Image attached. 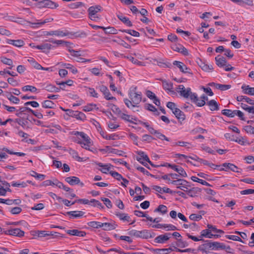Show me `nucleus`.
<instances>
[{
    "label": "nucleus",
    "instance_id": "1",
    "mask_svg": "<svg viewBox=\"0 0 254 254\" xmlns=\"http://www.w3.org/2000/svg\"><path fill=\"white\" fill-rule=\"evenodd\" d=\"M81 134V135H80V137L83 139V140H79L77 141V143L80 144L82 148H84L86 150L92 151V148H91L92 145V142L91 141L89 137L83 132Z\"/></svg>",
    "mask_w": 254,
    "mask_h": 254
},
{
    "label": "nucleus",
    "instance_id": "2",
    "mask_svg": "<svg viewBox=\"0 0 254 254\" xmlns=\"http://www.w3.org/2000/svg\"><path fill=\"white\" fill-rule=\"evenodd\" d=\"M136 88L135 87L133 90L129 92V96L132 103L135 105H137L141 101V92H136Z\"/></svg>",
    "mask_w": 254,
    "mask_h": 254
},
{
    "label": "nucleus",
    "instance_id": "3",
    "mask_svg": "<svg viewBox=\"0 0 254 254\" xmlns=\"http://www.w3.org/2000/svg\"><path fill=\"white\" fill-rule=\"evenodd\" d=\"M101 6L96 5L95 6H91L88 9L89 17L92 20H96V19L99 17L97 16V13L101 10Z\"/></svg>",
    "mask_w": 254,
    "mask_h": 254
},
{
    "label": "nucleus",
    "instance_id": "4",
    "mask_svg": "<svg viewBox=\"0 0 254 254\" xmlns=\"http://www.w3.org/2000/svg\"><path fill=\"white\" fill-rule=\"evenodd\" d=\"M177 92L181 96L186 99L190 98L191 100L196 98V93H192L190 88H187L184 90H177Z\"/></svg>",
    "mask_w": 254,
    "mask_h": 254
},
{
    "label": "nucleus",
    "instance_id": "5",
    "mask_svg": "<svg viewBox=\"0 0 254 254\" xmlns=\"http://www.w3.org/2000/svg\"><path fill=\"white\" fill-rule=\"evenodd\" d=\"M39 8L47 7L49 8H54L58 6V4L50 0H44L39 1L37 3Z\"/></svg>",
    "mask_w": 254,
    "mask_h": 254
},
{
    "label": "nucleus",
    "instance_id": "6",
    "mask_svg": "<svg viewBox=\"0 0 254 254\" xmlns=\"http://www.w3.org/2000/svg\"><path fill=\"white\" fill-rule=\"evenodd\" d=\"M170 184L177 186V188L185 191V189H188L187 186L188 182L183 179H178L170 182Z\"/></svg>",
    "mask_w": 254,
    "mask_h": 254
},
{
    "label": "nucleus",
    "instance_id": "7",
    "mask_svg": "<svg viewBox=\"0 0 254 254\" xmlns=\"http://www.w3.org/2000/svg\"><path fill=\"white\" fill-rule=\"evenodd\" d=\"M4 234L6 235H10L18 237H21L24 236V231L21 230L19 228L11 229L4 231Z\"/></svg>",
    "mask_w": 254,
    "mask_h": 254
},
{
    "label": "nucleus",
    "instance_id": "8",
    "mask_svg": "<svg viewBox=\"0 0 254 254\" xmlns=\"http://www.w3.org/2000/svg\"><path fill=\"white\" fill-rule=\"evenodd\" d=\"M171 233H165L164 235H160L156 237L154 239V242L157 243L163 244L171 238Z\"/></svg>",
    "mask_w": 254,
    "mask_h": 254
},
{
    "label": "nucleus",
    "instance_id": "9",
    "mask_svg": "<svg viewBox=\"0 0 254 254\" xmlns=\"http://www.w3.org/2000/svg\"><path fill=\"white\" fill-rule=\"evenodd\" d=\"M69 35H71V33H70L67 31L64 32L63 31H61L60 30H55V31H51L49 32H47L46 35H49V36H52V35H55L58 37H64L68 36Z\"/></svg>",
    "mask_w": 254,
    "mask_h": 254
},
{
    "label": "nucleus",
    "instance_id": "10",
    "mask_svg": "<svg viewBox=\"0 0 254 254\" xmlns=\"http://www.w3.org/2000/svg\"><path fill=\"white\" fill-rule=\"evenodd\" d=\"M65 181L71 186L77 184H80L81 187L84 186V184L80 182L79 179L75 176L67 177L65 178Z\"/></svg>",
    "mask_w": 254,
    "mask_h": 254
},
{
    "label": "nucleus",
    "instance_id": "11",
    "mask_svg": "<svg viewBox=\"0 0 254 254\" xmlns=\"http://www.w3.org/2000/svg\"><path fill=\"white\" fill-rule=\"evenodd\" d=\"M222 166L224 168L220 169V171H227L228 169H229L234 172H240V171L238 170L239 168L233 164L230 163H224L222 164Z\"/></svg>",
    "mask_w": 254,
    "mask_h": 254
},
{
    "label": "nucleus",
    "instance_id": "12",
    "mask_svg": "<svg viewBox=\"0 0 254 254\" xmlns=\"http://www.w3.org/2000/svg\"><path fill=\"white\" fill-rule=\"evenodd\" d=\"M168 166L173 169L174 171L178 173V175H179L182 177H187V174L184 169L181 166H177L175 165L169 164Z\"/></svg>",
    "mask_w": 254,
    "mask_h": 254
},
{
    "label": "nucleus",
    "instance_id": "13",
    "mask_svg": "<svg viewBox=\"0 0 254 254\" xmlns=\"http://www.w3.org/2000/svg\"><path fill=\"white\" fill-rule=\"evenodd\" d=\"M100 90L103 93L104 95L105 98L107 100H111V99H115L116 98L114 97L110 96V93L107 88V87L105 86L102 85L99 87Z\"/></svg>",
    "mask_w": 254,
    "mask_h": 254
},
{
    "label": "nucleus",
    "instance_id": "14",
    "mask_svg": "<svg viewBox=\"0 0 254 254\" xmlns=\"http://www.w3.org/2000/svg\"><path fill=\"white\" fill-rule=\"evenodd\" d=\"M198 250L202 252L206 253L207 251H210L212 250L211 242L206 241V243L201 245L198 247Z\"/></svg>",
    "mask_w": 254,
    "mask_h": 254
},
{
    "label": "nucleus",
    "instance_id": "15",
    "mask_svg": "<svg viewBox=\"0 0 254 254\" xmlns=\"http://www.w3.org/2000/svg\"><path fill=\"white\" fill-rule=\"evenodd\" d=\"M66 232L70 235L78 237H84L86 235V233L84 231H79L77 229L68 230L66 231Z\"/></svg>",
    "mask_w": 254,
    "mask_h": 254
},
{
    "label": "nucleus",
    "instance_id": "16",
    "mask_svg": "<svg viewBox=\"0 0 254 254\" xmlns=\"http://www.w3.org/2000/svg\"><path fill=\"white\" fill-rule=\"evenodd\" d=\"M85 212L82 211H68L66 213V215H69L70 218H77L83 216Z\"/></svg>",
    "mask_w": 254,
    "mask_h": 254
},
{
    "label": "nucleus",
    "instance_id": "17",
    "mask_svg": "<svg viewBox=\"0 0 254 254\" xmlns=\"http://www.w3.org/2000/svg\"><path fill=\"white\" fill-rule=\"evenodd\" d=\"M173 64L176 65L180 70L184 73L190 72L188 70V68L182 62L175 61L173 63Z\"/></svg>",
    "mask_w": 254,
    "mask_h": 254
},
{
    "label": "nucleus",
    "instance_id": "18",
    "mask_svg": "<svg viewBox=\"0 0 254 254\" xmlns=\"http://www.w3.org/2000/svg\"><path fill=\"white\" fill-rule=\"evenodd\" d=\"M162 85L165 90H168L173 94L175 93L174 91L173 90V84L172 82L166 80H162Z\"/></svg>",
    "mask_w": 254,
    "mask_h": 254
},
{
    "label": "nucleus",
    "instance_id": "19",
    "mask_svg": "<svg viewBox=\"0 0 254 254\" xmlns=\"http://www.w3.org/2000/svg\"><path fill=\"white\" fill-rule=\"evenodd\" d=\"M117 225L114 223H102L101 227L105 231H110L115 229Z\"/></svg>",
    "mask_w": 254,
    "mask_h": 254
},
{
    "label": "nucleus",
    "instance_id": "20",
    "mask_svg": "<svg viewBox=\"0 0 254 254\" xmlns=\"http://www.w3.org/2000/svg\"><path fill=\"white\" fill-rule=\"evenodd\" d=\"M216 64L219 67H223L226 65L227 61L226 59L220 56H218L215 58Z\"/></svg>",
    "mask_w": 254,
    "mask_h": 254
},
{
    "label": "nucleus",
    "instance_id": "21",
    "mask_svg": "<svg viewBox=\"0 0 254 254\" xmlns=\"http://www.w3.org/2000/svg\"><path fill=\"white\" fill-rule=\"evenodd\" d=\"M206 104L209 107L210 110L212 111H217L219 109L218 103L214 100H211L207 102Z\"/></svg>",
    "mask_w": 254,
    "mask_h": 254
},
{
    "label": "nucleus",
    "instance_id": "22",
    "mask_svg": "<svg viewBox=\"0 0 254 254\" xmlns=\"http://www.w3.org/2000/svg\"><path fill=\"white\" fill-rule=\"evenodd\" d=\"M211 246L212 250H224L226 248L225 245L217 242H211Z\"/></svg>",
    "mask_w": 254,
    "mask_h": 254
},
{
    "label": "nucleus",
    "instance_id": "23",
    "mask_svg": "<svg viewBox=\"0 0 254 254\" xmlns=\"http://www.w3.org/2000/svg\"><path fill=\"white\" fill-rule=\"evenodd\" d=\"M201 236L208 238H212L213 237L215 238H218L220 237L219 235H213L211 234L210 230L209 229H205L202 230L201 232Z\"/></svg>",
    "mask_w": 254,
    "mask_h": 254
},
{
    "label": "nucleus",
    "instance_id": "24",
    "mask_svg": "<svg viewBox=\"0 0 254 254\" xmlns=\"http://www.w3.org/2000/svg\"><path fill=\"white\" fill-rule=\"evenodd\" d=\"M27 120H29L28 118H27L26 120L24 119H15V122L23 128H30L31 127L28 125Z\"/></svg>",
    "mask_w": 254,
    "mask_h": 254
},
{
    "label": "nucleus",
    "instance_id": "25",
    "mask_svg": "<svg viewBox=\"0 0 254 254\" xmlns=\"http://www.w3.org/2000/svg\"><path fill=\"white\" fill-rule=\"evenodd\" d=\"M119 117L122 119L131 123H134L133 121V120L136 121V119L133 118L132 116H130L123 112H121V114L119 115Z\"/></svg>",
    "mask_w": 254,
    "mask_h": 254
},
{
    "label": "nucleus",
    "instance_id": "26",
    "mask_svg": "<svg viewBox=\"0 0 254 254\" xmlns=\"http://www.w3.org/2000/svg\"><path fill=\"white\" fill-rule=\"evenodd\" d=\"M242 89L245 94L254 95V87H251L249 85H243L242 86Z\"/></svg>",
    "mask_w": 254,
    "mask_h": 254
},
{
    "label": "nucleus",
    "instance_id": "27",
    "mask_svg": "<svg viewBox=\"0 0 254 254\" xmlns=\"http://www.w3.org/2000/svg\"><path fill=\"white\" fill-rule=\"evenodd\" d=\"M49 41L52 43L56 44L58 45L64 44L67 47H69V46L72 44V43L69 42L65 41L64 40H54L53 39H50L49 40Z\"/></svg>",
    "mask_w": 254,
    "mask_h": 254
},
{
    "label": "nucleus",
    "instance_id": "28",
    "mask_svg": "<svg viewBox=\"0 0 254 254\" xmlns=\"http://www.w3.org/2000/svg\"><path fill=\"white\" fill-rule=\"evenodd\" d=\"M7 43L9 44L13 45L16 47H21L24 45V42L21 40H8Z\"/></svg>",
    "mask_w": 254,
    "mask_h": 254
},
{
    "label": "nucleus",
    "instance_id": "29",
    "mask_svg": "<svg viewBox=\"0 0 254 254\" xmlns=\"http://www.w3.org/2000/svg\"><path fill=\"white\" fill-rule=\"evenodd\" d=\"M237 100L238 101L241 102L243 101H246L247 103L250 105H254V100L251 99L250 98L245 96H240L237 97Z\"/></svg>",
    "mask_w": 254,
    "mask_h": 254
},
{
    "label": "nucleus",
    "instance_id": "30",
    "mask_svg": "<svg viewBox=\"0 0 254 254\" xmlns=\"http://www.w3.org/2000/svg\"><path fill=\"white\" fill-rule=\"evenodd\" d=\"M173 114L175 115L176 117L179 120H184L185 116L184 113L179 109L177 108L174 111Z\"/></svg>",
    "mask_w": 254,
    "mask_h": 254
},
{
    "label": "nucleus",
    "instance_id": "31",
    "mask_svg": "<svg viewBox=\"0 0 254 254\" xmlns=\"http://www.w3.org/2000/svg\"><path fill=\"white\" fill-rule=\"evenodd\" d=\"M139 236H138V238L143 239H148L152 237L149 232L146 230L139 231Z\"/></svg>",
    "mask_w": 254,
    "mask_h": 254
},
{
    "label": "nucleus",
    "instance_id": "32",
    "mask_svg": "<svg viewBox=\"0 0 254 254\" xmlns=\"http://www.w3.org/2000/svg\"><path fill=\"white\" fill-rule=\"evenodd\" d=\"M118 17L121 21L127 24L128 26L131 27L132 26V23L127 17L122 15H118Z\"/></svg>",
    "mask_w": 254,
    "mask_h": 254
},
{
    "label": "nucleus",
    "instance_id": "33",
    "mask_svg": "<svg viewBox=\"0 0 254 254\" xmlns=\"http://www.w3.org/2000/svg\"><path fill=\"white\" fill-rule=\"evenodd\" d=\"M201 69L205 71H210L213 69L212 65L211 64H208L205 63L201 62L199 65Z\"/></svg>",
    "mask_w": 254,
    "mask_h": 254
},
{
    "label": "nucleus",
    "instance_id": "34",
    "mask_svg": "<svg viewBox=\"0 0 254 254\" xmlns=\"http://www.w3.org/2000/svg\"><path fill=\"white\" fill-rule=\"evenodd\" d=\"M6 97L10 102L14 104H18L20 101L19 98L13 96L11 93H8Z\"/></svg>",
    "mask_w": 254,
    "mask_h": 254
},
{
    "label": "nucleus",
    "instance_id": "35",
    "mask_svg": "<svg viewBox=\"0 0 254 254\" xmlns=\"http://www.w3.org/2000/svg\"><path fill=\"white\" fill-rule=\"evenodd\" d=\"M191 101L194 103L197 106L202 107L205 104V101L203 100L199 99L197 97V94H196V98L193 99H191Z\"/></svg>",
    "mask_w": 254,
    "mask_h": 254
},
{
    "label": "nucleus",
    "instance_id": "36",
    "mask_svg": "<svg viewBox=\"0 0 254 254\" xmlns=\"http://www.w3.org/2000/svg\"><path fill=\"white\" fill-rule=\"evenodd\" d=\"M43 108H54L55 104L50 100H46L42 103Z\"/></svg>",
    "mask_w": 254,
    "mask_h": 254
},
{
    "label": "nucleus",
    "instance_id": "37",
    "mask_svg": "<svg viewBox=\"0 0 254 254\" xmlns=\"http://www.w3.org/2000/svg\"><path fill=\"white\" fill-rule=\"evenodd\" d=\"M102 29L104 30L106 34H117V30L113 27H108L102 28Z\"/></svg>",
    "mask_w": 254,
    "mask_h": 254
},
{
    "label": "nucleus",
    "instance_id": "38",
    "mask_svg": "<svg viewBox=\"0 0 254 254\" xmlns=\"http://www.w3.org/2000/svg\"><path fill=\"white\" fill-rule=\"evenodd\" d=\"M172 251L173 250L171 248L154 250V252L157 254H167Z\"/></svg>",
    "mask_w": 254,
    "mask_h": 254
},
{
    "label": "nucleus",
    "instance_id": "39",
    "mask_svg": "<svg viewBox=\"0 0 254 254\" xmlns=\"http://www.w3.org/2000/svg\"><path fill=\"white\" fill-rule=\"evenodd\" d=\"M69 154L76 160H77L79 162H81L83 161V159L78 155L77 152L76 151H75L74 150L70 149L69 150Z\"/></svg>",
    "mask_w": 254,
    "mask_h": 254
},
{
    "label": "nucleus",
    "instance_id": "40",
    "mask_svg": "<svg viewBox=\"0 0 254 254\" xmlns=\"http://www.w3.org/2000/svg\"><path fill=\"white\" fill-rule=\"evenodd\" d=\"M253 106L250 107L248 106L246 104H241V107L245 111L248 112L250 113L254 114V105H252Z\"/></svg>",
    "mask_w": 254,
    "mask_h": 254
},
{
    "label": "nucleus",
    "instance_id": "41",
    "mask_svg": "<svg viewBox=\"0 0 254 254\" xmlns=\"http://www.w3.org/2000/svg\"><path fill=\"white\" fill-rule=\"evenodd\" d=\"M28 62L31 64L36 69H38L39 68H42V66L37 62H36L35 60L32 58H30L29 59H28Z\"/></svg>",
    "mask_w": 254,
    "mask_h": 254
},
{
    "label": "nucleus",
    "instance_id": "42",
    "mask_svg": "<svg viewBox=\"0 0 254 254\" xmlns=\"http://www.w3.org/2000/svg\"><path fill=\"white\" fill-rule=\"evenodd\" d=\"M52 45L49 43H44L40 45H37L36 47V48L39 50H49L51 49Z\"/></svg>",
    "mask_w": 254,
    "mask_h": 254
},
{
    "label": "nucleus",
    "instance_id": "43",
    "mask_svg": "<svg viewBox=\"0 0 254 254\" xmlns=\"http://www.w3.org/2000/svg\"><path fill=\"white\" fill-rule=\"evenodd\" d=\"M191 180H192L194 182H198L203 185L206 186H210V184H208L207 182H206L204 180L200 179L195 176H192L191 177Z\"/></svg>",
    "mask_w": 254,
    "mask_h": 254
},
{
    "label": "nucleus",
    "instance_id": "44",
    "mask_svg": "<svg viewBox=\"0 0 254 254\" xmlns=\"http://www.w3.org/2000/svg\"><path fill=\"white\" fill-rule=\"evenodd\" d=\"M154 212H159L162 214H164L167 212V208L165 205H160L156 209H155Z\"/></svg>",
    "mask_w": 254,
    "mask_h": 254
},
{
    "label": "nucleus",
    "instance_id": "45",
    "mask_svg": "<svg viewBox=\"0 0 254 254\" xmlns=\"http://www.w3.org/2000/svg\"><path fill=\"white\" fill-rule=\"evenodd\" d=\"M98 166L102 167V169L100 170L101 171L105 174H107L110 171V166L108 164L103 165L102 163H99L98 164Z\"/></svg>",
    "mask_w": 254,
    "mask_h": 254
},
{
    "label": "nucleus",
    "instance_id": "46",
    "mask_svg": "<svg viewBox=\"0 0 254 254\" xmlns=\"http://www.w3.org/2000/svg\"><path fill=\"white\" fill-rule=\"evenodd\" d=\"M177 246L180 248H185L189 246V244L187 242L183 241L181 239H177V242L176 244Z\"/></svg>",
    "mask_w": 254,
    "mask_h": 254
},
{
    "label": "nucleus",
    "instance_id": "47",
    "mask_svg": "<svg viewBox=\"0 0 254 254\" xmlns=\"http://www.w3.org/2000/svg\"><path fill=\"white\" fill-rule=\"evenodd\" d=\"M125 58L128 59L130 61H131L133 64H137L138 65L142 66L143 65V64L142 62L138 61L137 60L135 59L133 57L131 56H125Z\"/></svg>",
    "mask_w": 254,
    "mask_h": 254
},
{
    "label": "nucleus",
    "instance_id": "48",
    "mask_svg": "<svg viewBox=\"0 0 254 254\" xmlns=\"http://www.w3.org/2000/svg\"><path fill=\"white\" fill-rule=\"evenodd\" d=\"M23 91H31V92H35L37 91V88L31 85H26L22 88Z\"/></svg>",
    "mask_w": 254,
    "mask_h": 254
},
{
    "label": "nucleus",
    "instance_id": "49",
    "mask_svg": "<svg viewBox=\"0 0 254 254\" xmlns=\"http://www.w3.org/2000/svg\"><path fill=\"white\" fill-rule=\"evenodd\" d=\"M113 41L114 42L118 43L119 44L124 46L126 48H127V49L130 48V46L123 40L120 39V40H117L116 39H113Z\"/></svg>",
    "mask_w": 254,
    "mask_h": 254
},
{
    "label": "nucleus",
    "instance_id": "50",
    "mask_svg": "<svg viewBox=\"0 0 254 254\" xmlns=\"http://www.w3.org/2000/svg\"><path fill=\"white\" fill-rule=\"evenodd\" d=\"M123 32L127 33L131 36H134V37H139V33L137 31H136L134 30H122Z\"/></svg>",
    "mask_w": 254,
    "mask_h": 254
},
{
    "label": "nucleus",
    "instance_id": "51",
    "mask_svg": "<svg viewBox=\"0 0 254 254\" xmlns=\"http://www.w3.org/2000/svg\"><path fill=\"white\" fill-rule=\"evenodd\" d=\"M117 215L122 220L129 221L130 219L129 216L125 213H119L117 214Z\"/></svg>",
    "mask_w": 254,
    "mask_h": 254
},
{
    "label": "nucleus",
    "instance_id": "52",
    "mask_svg": "<svg viewBox=\"0 0 254 254\" xmlns=\"http://www.w3.org/2000/svg\"><path fill=\"white\" fill-rule=\"evenodd\" d=\"M101 222L96 221H91L88 223V225L94 228H101Z\"/></svg>",
    "mask_w": 254,
    "mask_h": 254
},
{
    "label": "nucleus",
    "instance_id": "53",
    "mask_svg": "<svg viewBox=\"0 0 254 254\" xmlns=\"http://www.w3.org/2000/svg\"><path fill=\"white\" fill-rule=\"evenodd\" d=\"M189 218L193 221H198L202 219V215L195 214H191Z\"/></svg>",
    "mask_w": 254,
    "mask_h": 254
},
{
    "label": "nucleus",
    "instance_id": "54",
    "mask_svg": "<svg viewBox=\"0 0 254 254\" xmlns=\"http://www.w3.org/2000/svg\"><path fill=\"white\" fill-rule=\"evenodd\" d=\"M101 199L103 201L105 205L108 208H111L112 207V204L110 200L107 198L101 197Z\"/></svg>",
    "mask_w": 254,
    "mask_h": 254
},
{
    "label": "nucleus",
    "instance_id": "55",
    "mask_svg": "<svg viewBox=\"0 0 254 254\" xmlns=\"http://www.w3.org/2000/svg\"><path fill=\"white\" fill-rule=\"evenodd\" d=\"M110 174L112 177L118 181H120L122 179H123L122 176L117 172L110 171Z\"/></svg>",
    "mask_w": 254,
    "mask_h": 254
},
{
    "label": "nucleus",
    "instance_id": "56",
    "mask_svg": "<svg viewBox=\"0 0 254 254\" xmlns=\"http://www.w3.org/2000/svg\"><path fill=\"white\" fill-rule=\"evenodd\" d=\"M1 62L5 64L8 65H12L13 62L10 59H8L5 57H1Z\"/></svg>",
    "mask_w": 254,
    "mask_h": 254
},
{
    "label": "nucleus",
    "instance_id": "57",
    "mask_svg": "<svg viewBox=\"0 0 254 254\" xmlns=\"http://www.w3.org/2000/svg\"><path fill=\"white\" fill-rule=\"evenodd\" d=\"M222 114L224 115H225L227 117L233 118L234 117V115H232L233 112L232 110L229 109H224L222 111Z\"/></svg>",
    "mask_w": 254,
    "mask_h": 254
},
{
    "label": "nucleus",
    "instance_id": "58",
    "mask_svg": "<svg viewBox=\"0 0 254 254\" xmlns=\"http://www.w3.org/2000/svg\"><path fill=\"white\" fill-rule=\"evenodd\" d=\"M90 202L92 203V205L94 206H97L100 208H103L104 206L102 205V203L95 199H92L90 200Z\"/></svg>",
    "mask_w": 254,
    "mask_h": 254
},
{
    "label": "nucleus",
    "instance_id": "59",
    "mask_svg": "<svg viewBox=\"0 0 254 254\" xmlns=\"http://www.w3.org/2000/svg\"><path fill=\"white\" fill-rule=\"evenodd\" d=\"M68 51L71 53V55L73 57H78L81 56V54L79 53V51H75L71 48V47L69 46V47H68Z\"/></svg>",
    "mask_w": 254,
    "mask_h": 254
},
{
    "label": "nucleus",
    "instance_id": "60",
    "mask_svg": "<svg viewBox=\"0 0 254 254\" xmlns=\"http://www.w3.org/2000/svg\"><path fill=\"white\" fill-rule=\"evenodd\" d=\"M163 228L166 229L167 231H174L177 230V227L172 224H164Z\"/></svg>",
    "mask_w": 254,
    "mask_h": 254
},
{
    "label": "nucleus",
    "instance_id": "61",
    "mask_svg": "<svg viewBox=\"0 0 254 254\" xmlns=\"http://www.w3.org/2000/svg\"><path fill=\"white\" fill-rule=\"evenodd\" d=\"M225 237L230 240H232L236 241H239V242L243 243V241L242 240V239L239 236H235V235H226Z\"/></svg>",
    "mask_w": 254,
    "mask_h": 254
},
{
    "label": "nucleus",
    "instance_id": "62",
    "mask_svg": "<svg viewBox=\"0 0 254 254\" xmlns=\"http://www.w3.org/2000/svg\"><path fill=\"white\" fill-rule=\"evenodd\" d=\"M73 115L76 117V119L82 120L85 118V115L77 111L75 112Z\"/></svg>",
    "mask_w": 254,
    "mask_h": 254
},
{
    "label": "nucleus",
    "instance_id": "63",
    "mask_svg": "<svg viewBox=\"0 0 254 254\" xmlns=\"http://www.w3.org/2000/svg\"><path fill=\"white\" fill-rule=\"evenodd\" d=\"M22 211V209L19 207H14L13 208H12L10 212L12 214H18L20 213Z\"/></svg>",
    "mask_w": 254,
    "mask_h": 254
},
{
    "label": "nucleus",
    "instance_id": "64",
    "mask_svg": "<svg viewBox=\"0 0 254 254\" xmlns=\"http://www.w3.org/2000/svg\"><path fill=\"white\" fill-rule=\"evenodd\" d=\"M111 109L114 113L117 114L118 116L121 114L122 111L121 110L115 105H112Z\"/></svg>",
    "mask_w": 254,
    "mask_h": 254
}]
</instances>
